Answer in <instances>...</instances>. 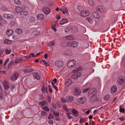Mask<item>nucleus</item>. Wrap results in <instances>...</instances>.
Masks as SVG:
<instances>
[{
	"label": "nucleus",
	"instance_id": "58",
	"mask_svg": "<svg viewBox=\"0 0 125 125\" xmlns=\"http://www.w3.org/2000/svg\"><path fill=\"white\" fill-rule=\"evenodd\" d=\"M1 21L5 24H6L7 23V21L3 19H2Z\"/></svg>",
	"mask_w": 125,
	"mask_h": 125
},
{
	"label": "nucleus",
	"instance_id": "47",
	"mask_svg": "<svg viewBox=\"0 0 125 125\" xmlns=\"http://www.w3.org/2000/svg\"><path fill=\"white\" fill-rule=\"evenodd\" d=\"M54 117L53 116L52 114H50L48 118V119H50L51 118L53 119Z\"/></svg>",
	"mask_w": 125,
	"mask_h": 125
},
{
	"label": "nucleus",
	"instance_id": "39",
	"mask_svg": "<svg viewBox=\"0 0 125 125\" xmlns=\"http://www.w3.org/2000/svg\"><path fill=\"white\" fill-rule=\"evenodd\" d=\"M86 20H87V21L90 23H92L93 22V20L90 18H87Z\"/></svg>",
	"mask_w": 125,
	"mask_h": 125
},
{
	"label": "nucleus",
	"instance_id": "34",
	"mask_svg": "<svg viewBox=\"0 0 125 125\" xmlns=\"http://www.w3.org/2000/svg\"><path fill=\"white\" fill-rule=\"evenodd\" d=\"M72 31L73 33L76 32H77L78 30V28L77 27H73V28H72Z\"/></svg>",
	"mask_w": 125,
	"mask_h": 125
},
{
	"label": "nucleus",
	"instance_id": "9",
	"mask_svg": "<svg viewBox=\"0 0 125 125\" xmlns=\"http://www.w3.org/2000/svg\"><path fill=\"white\" fill-rule=\"evenodd\" d=\"M86 101V99L84 97H81L78 99V102L81 104L84 103Z\"/></svg>",
	"mask_w": 125,
	"mask_h": 125
},
{
	"label": "nucleus",
	"instance_id": "5",
	"mask_svg": "<svg viewBox=\"0 0 125 125\" xmlns=\"http://www.w3.org/2000/svg\"><path fill=\"white\" fill-rule=\"evenodd\" d=\"M19 74L17 73H13L11 76L10 79L12 81L16 80L18 79Z\"/></svg>",
	"mask_w": 125,
	"mask_h": 125
},
{
	"label": "nucleus",
	"instance_id": "35",
	"mask_svg": "<svg viewBox=\"0 0 125 125\" xmlns=\"http://www.w3.org/2000/svg\"><path fill=\"white\" fill-rule=\"evenodd\" d=\"M40 32V31L39 30H36L33 32L32 34L34 35H36L39 34Z\"/></svg>",
	"mask_w": 125,
	"mask_h": 125
},
{
	"label": "nucleus",
	"instance_id": "60",
	"mask_svg": "<svg viewBox=\"0 0 125 125\" xmlns=\"http://www.w3.org/2000/svg\"><path fill=\"white\" fill-rule=\"evenodd\" d=\"M89 88H87L84 89L83 90V93H85L88 90Z\"/></svg>",
	"mask_w": 125,
	"mask_h": 125
},
{
	"label": "nucleus",
	"instance_id": "37",
	"mask_svg": "<svg viewBox=\"0 0 125 125\" xmlns=\"http://www.w3.org/2000/svg\"><path fill=\"white\" fill-rule=\"evenodd\" d=\"M71 29L72 27H69L67 28H66L64 29L65 32L67 33Z\"/></svg>",
	"mask_w": 125,
	"mask_h": 125
},
{
	"label": "nucleus",
	"instance_id": "22",
	"mask_svg": "<svg viewBox=\"0 0 125 125\" xmlns=\"http://www.w3.org/2000/svg\"><path fill=\"white\" fill-rule=\"evenodd\" d=\"M60 10L61 11H62L63 14L65 13H67L68 12V10L66 7H62L61 9H60Z\"/></svg>",
	"mask_w": 125,
	"mask_h": 125
},
{
	"label": "nucleus",
	"instance_id": "32",
	"mask_svg": "<svg viewBox=\"0 0 125 125\" xmlns=\"http://www.w3.org/2000/svg\"><path fill=\"white\" fill-rule=\"evenodd\" d=\"M35 19L33 17H31L29 18V22L30 23H33L34 22Z\"/></svg>",
	"mask_w": 125,
	"mask_h": 125
},
{
	"label": "nucleus",
	"instance_id": "57",
	"mask_svg": "<svg viewBox=\"0 0 125 125\" xmlns=\"http://www.w3.org/2000/svg\"><path fill=\"white\" fill-rule=\"evenodd\" d=\"M42 115L43 116H46L47 115L46 113L44 111H42L41 113Z\"/></svg>",
	"mask_w": 125,
	"mask_h": 125
},
{
	"label": "nucleus",
	"instance_id": "54",
	"mask_svg": "<svg viewBox=\"0 0 125 125\" xmlns=\"http://www.w3.org/2000/svg\"><path fill=\"white\" fill-rule=\"evenodd\" d=\"M39 105L41 106H44L45 104V102L44 101H42L39 103Z\"/></svg>",
	"mask_w": 125,
	"mask_h": 125
},
{
	"label": "nucleus",
	"instance_id": "11",
	"mask_svg": "<svg viewBox=\"0 0 125 125\" xmlns=\"http://www.w3.org/2000/svg\"><path fill=\"white\" fill-rule=\"evenodd\" d=\"M42 10L45 14H49L50 12V10L48 7H44L42 9Z\"/></svg>",
	"mask_w": 125,
	"mask_h": 125
},
{
	"label": "nucleus",
	"instance_id": "29",
	"mask_svg": "<svg viewBox=\"0 0 125 125\" xmlns=\"http://www.w3.org/2000/svg\"><path fill=\"white\" fill-rule=\"evenodd\" d=\"M68 21L67 19H62L60 21V23L61 25H63L67 23Z\"/></svg>",
	"mask_w": 125,
	"mask_h": 125
},
{
	"label": "nucleus",
	"instance_id": "2",
	"mask_svg": "<svg viewBox=\"0 0 125 125\" xmlns=\"http://www.w3.org/2000/svg\"><path fill=\"white\" fill-rule=\"evenodd\" d=\"M55 66L58 67H61L64 65L63 62L60 59L57 60L55 62Z\"/></svg>",
	"mask_w": 125,
	"mask_h": 125
},
{
	"label": "nucleus",
	"instance_id": "16",
	"mask_svg": "<svg viewBox=\"0 0 125 125\" xmlns=\"http://www.w3.org/2000/svg\"><path fill=\"white\" fill-rule=\"evenodd\" d=\"M28 14V12L26 11H24L21 12L19 14L20 16L22 18H24Z\"/></svg>",
	"mask_w": 125,
	"mask_h": 125
},
{
	"label": "nucleus",
	"instance_id": "42",
	"mask_svg": "<svg viewBox=\"0 0 125 125\" xmlns=\"http://www.w3.org/2000/svg\"><path fill=\"white\" fill-rule=\"evenodd\" d=\"M55 44V42H49L47 44V46H49L52 45H53Z\"/></svg>",
	"mask_w": 125,
	"mask_h": 125
},
{
	"label": "nucleus",
	"instance_id": "14",
	"mask_svg": "<svg viewBox=\"0 0 125 125\" xmlns=\"http://www.w3.org/2000/svg\"><path fill=\"white\" fill-rule=\"evenodd\" d=\"M3 85L4 89L6 90H8L10 88L8 82L6 81H4L3 82Z\"/></svg>",
	"mask_w": 125,
	"mask_h": 125
},
{
	"label": "nucleus",
	"instance_id": "56",
	"mask_svg": "<svg viewBox=\"0 0 125 125\" xmlns=\"http://www.w3.org/2000/svg\"><path fill=\"white\" fill-rule=\"evenodd\" d=\"M52 85L53 86V88L55 89L56 91H57L58 90V88L54 84V83L53 82L52 83Z\"/></svg>",
	"mask_w": 125,
	"mask_h": 125
},
{
	"label": "nucleus",
	"instance_id": "40",
	"mask_svg": "<svg viewBox=\"0 0 125 125\" xmlns=\"http://www.w3.org/2000/svg\"><path fill=\"white\" fill-rule=\"evenodd\" d=\"M88 2L90 5L92 6H94V4L93 3L92 0H89Z\"/></svg>",
	"mask_w": 125,
	"mask_h": 125
},
{
	"label": "nucleus",
	"instance_id": "15",
	"mask_svg": "<svg viewBox=\"0 0 125 125\" xmlns=\"http://www.w3.org/2000/svg\"><path fill=\"white\" fill-rule=\"evenodd\" d=\"M33 75L34 79L39 80L40 79V76L37 73H33Z\"/></svg>",
	"mask_w": 125,
	"mask_h": 125
},
{
	"label": "nucleus",
	"instance_id": "44",
	"mask_svg": "<svg viewBox=\"0 0 125 125\" xmlns=\"http://www.w3.org/2000/svg\"><path fill=\"white\" fill-rule=\"evenodd\" d=\"M120 108H119V111L121 113H123L125 111V109L123 108H122L121 105H120Z\"/></svg>",
	"mask_w": 125,
	"mask_h": 125
},
{
	"label": "nucleus",
	"instance_id": "33",
	"mask_svg": "<svg viewBox=\"0 0 125 125\" xmlns=\"http://www.w3.org/2000/svg\"><path fill=\"white\" fill-rule=\"evenodd\" d=\"M41 89L43 93H44L45 92L47 93V90L46 87H45L44 86H42V87Z\"/></svg>",
	"mask_w": 125,
	"mask_h": 125
},
{
	"label": "nucleus",
	"instance_id": "12",
	"mask_svg": "<svg viewBox=\"0 0 125 125\" xmlns=\"http://www.w3.org/2000/svg\"><path fill=\"white\" fill-rule=\"evenodd\" d=\"M97 98L96 96L95 95H92L90 99L91 102L94 103L97 101Z\"/></svg>",
	"mask_w": 125,
	"mask_h": 125
},
{
	"label": "nucleus",
	"instance_id": "28",
	"mask_svg": "<svg viewBox=\"0 0 125 125\" xmlns=\"http://www.w3.org/2000/svg\"><path fill=\"white\" fill-rule=\"evenodd\" d=\"M13 31L12 30L10 29L8 30L6 32L7 34L9 36L11 35Z\"/></svg>",
	"mask_w": 125,
	"mask_h": 125
},
{
	"label": "nucleus",
	"instance_id": "52",
	"mask_svg": "<svg viewBox=\"0 0 125 125\" xmlns=\"http://www.w3.org/2000/svg\"><path fill=\"white\" fill-rule=\"evenodd\" d=\"M15 24V22L14 21H11L10 22V25L11 26H14Z\"/></svg>",
	"mask_w": 125,
	"mask_h": 125
},
{
	"label": "nucleus",
	"instance_id": "23",
	"mask_svg": "<svg viewBox=\"0 0 125 125\" xmlns=\"http://www.w3.org/2000/svg\"><path fill=\"white\" fill-rule=\"evenodd\" d=\"M37 18L39 20H42L44 18V15L42 14H38L37 16Z\"/></svg>",
	"mask_w": 125,
	"mask_h": 125
},
{
	"label": "nucleus",
	"instance_id": "30",
	"mask_svg": "<svg viewBox=\"0 0 125 125\" xmlns=\"http://www.w3.org/2000/svg\"><path fill=\"white\" fill-rule=\"evenodd\" d=\"M15 32L18 34H20L22 33V30L20 28H17Z\"/></svg>",
	"mask_w": 125,
	"mask_h": 125
},
{
	"label": "nucleus",
	"instance_id": "25",
	"mask_svg": "<svg viewBox=\"0 0 125 125\" xmlns=\"http://www.w3.org/2000/svg\"><path fill=\"white\" fill-rule=\"evenodd\" d=\"M65 38L66 39L68 40H73L74 39V37L72 35H68L66 36L65 37Z\"/></svg>",
	"mask_w": 125,
	"mask_h": 125
},
{
	"label": "nucleus",
	"instance_id": "48",
	"mask_svg": "<svg viewBox=\"0 0 125 125\" xmlns=\"http://www.w3.org/2000/svg\"><path fill=\"white\" fill-rule=\"evenodd\" d=\"M5 52L6 54H10V52H11V50H8L7 49H6L5 50Z\"/></svg>",
	"mask_w": 125,
	"mask_h": 125
},
{
	"label": "nucleus",
	"instance_id": "7",
	"mask_svg": "<svg viewBox=\"0 0 125 125\" xmlns=\"http://www.w3.org/2000/svg\"><path fill=\"white\" fill-rule=\"evenodd\" d=\"M125 81V78L122 76L119 77L117 79V83L120 85L123 84Z\"/></svg>",
	"mask_w": 125,
	"mask_h": 125
},
{
	"label": "nucleus",
	"instance_id": "41",
	"mask_svg": "<svg viewBox=\"0 0 125 125\" xmlns=\"http://www.w3.org/2000/svg\"><path fill=\"white\" fill-rule=\"evenodd\" d=\"M42 109L47 112H48L49 111V108L46 106H45L44 107H43L42 108Z\"/></svg>",
	"mask_w": 125,
	"mask_h": 125
},
{
	"label": "nucleus",
	"instance_id": "43",
	"mask_svg": "<svg viewBox=\"0 0 125 125\" xmlns=\"http://www.w3.org/2000/svg\"><path fill=\"white\" fill-rule=\"evenodd\" d=\"M14 2L16 4L19 5L21 4V2L19 0H14Z\"/></svg>",
	"mask_w": 125,
	"mask_h": 125
},
{
	"label": "nucleus",
	"instance_id": "4",
	"mask_svg": "<svg viewBox=\"0 0 125 125\" xmlns=\"http://www.w3.org/2000/svg\"><path fill=\"white\" fill-rule=\"evenodd\" d=\"M76 63L74 59L69 61L67 62V65L68 67L70 68L72 67Z\"/></svg>",
	"mask_w": 125,
	"mask_h": 125
},
{
	"label": "nucleus",
	"instance_id": "31",
	"mask_svg": "<svg viewBox=\"0 0 125 125\" xmlns=\"http://www.w3.org/2000/svg\"><path fill=\"white\" fill-rule=\"evenodd\" d=\"M111 97L110 95L108 94H107L105 95L104 98V99L105 101H108Z\"/></svg>",
	"mask_w": 125,
	"mask_h": 125
},
{
	"label": "nucleus",
	"instance_id": "6",
	"mask_svg": "<svg viewBox=\"0 0 125 125\" xmlns=\"http://www.w3.org/2000/svg\"><path fill=\"white\" fill-rule=\"evenodd\" d=\"M97 92L95 88H91L89 91L88 94L89 96L92 95H95V94Z\"/></svg>",
	"mask_w": 125,
	"mask_h": 125
},
{
	"label": "nucleus",
	"instance_id": "51",
	"mask_svg": "<svg viewBox=\"0 0 125 125\" xmlns=\"http://www.w3.org/2000/svg\"><path fill=\"white\" fill-rule=\"evenodd\" d=\"M33 57H35L34 54L33 53H31L29 55V58H31Z\"/></svg>",
	"mask_w": 125,
	"mask_h": 125
},
{
	"label": "nucleus",
	"instance_id": "53",
	"mask_svg": "<svg viewBox=\"0 0 125 125\" xmlns=\"http://www.w3.org/2000/svg\"><path fill=\"white\" fill-rule=\"evenodd\" d=\"M63 109L66 111H68L69 110L67 108V107L65 105H64L63 106Z\"/></svg>",
	"mask_w": 125,
	"mask_h": 125
},
{
	"label": "nucleus",
	"instance_id": "21",
	"mask_svg": "<svg viewBox=\"0 0 125 125\" xmlns=\"http://www.w3.org/2000/svg\"><path fill=\"white\" fill-rule=\"evenodd\" d=\"M74 94L75 95H78L81 93V91L79 88H75L73 90Z\"/></svg>",
	"mask_w": 125,
	"mask_h": 125
},
{
	"label": "nucleus",
	"instance_id": "59",
	"mask_svg": "<svg viewBox=\"0 0 125 125\" xmlns=\"http://www.w3.org/2000/svg\"><path fill=\"white\" fill-rule=\"evenodd\" d=\"M14 62L13 61H11L9 63V64L8 66L9 67V66H10L11 65H14Z\"/></svg>",
	"mask_w": 125,
	"mask_h": 125
},
{
	"label": "nucleus",
	"instance_id": "27",
	"mask_svg": "<svg viewBox=\"0 0 125 125\" xmlns=\"http://www.w3.org/2000/svg\"><path fill=\"white\" fill-rule=\"evenodd\" d=\"M22 60V58L21 57L17 58L15 61V63H19Z\"/></svg>",
	"mask_w": 125,
	"mask_h": 125
},
{
	"label": "nucleus",
	"instance_id": "20",
	"mask_svg": "<svg viewBox=\"0 0 125 125\" xmlns=\"http://www.w3.org/2000/svg\"><path fill=\"white\" fill-rule=\"evenodd\" d=\"M72 111L74 116L76 117L78 116V112L76 109H73L72 110Z\"/></svg>",
	"mask_w": 125,
	"mask_h": 125
},
{
	"label": "nucleus",
	"instance_id": "24",
	"mask_svg": "<svg viewBox=\"0 0 125 125\" xmlns=\"http://www.w3.org/2000/svg\"><path fill=\"white\" fill-rule=\"evenodd\" d=\"M93 15L94 17L97 19H99L100 16L96 12H94L93 13Z\"/></svg>",
	"mask_w": 125,
	"mask_h": 125
},
{
	"label": "nucleus",
	"instance_id": "36",
	"mask_svg": "<svg viewBox=\"0 0 125 125\" xmlns=\"http://www.w3.org/2000/svg\"><path fill=\"white\" fill-rule=\"evenodd\" d=\"M72 47H77L78 45V43L77 42L72 41Z\"/></svg>",
	"mask_w": 125,
	"mask_h": 125
},
{
	"label": "nucleus",
	"instance_id": "17",
	"mask_svg": "<svg viewBox=\"0 0 125 125\" xmlns=\"http://www.w3.org/2000/svg\"><path fill=\"white\" fill-rule=\"evenodd\" d=\"M117 90V88L116 86L115 85H113L111 88V92L112 94L115 93Z\"/></svg>",
	"mask_w": 125,
	"mask_h": 125
},
{
	"label": "nucleus",
	"instance_id": "61",
	"mask_svg": "<svg viewBox=\"0 0 125 125\" xmlns=\"http://www.w3.org/2000/svg\"><path fill=\"white\" fill-rule=\"evenodd\" d=\"M1 9L2 10H7V8L5 6L2 7Z\"/></svg>",
	"mask_w": 125,
	"mask_h": 125
},
{
	"label": "nucleus",
	"instance_id": "46",
	"mask_svg": "<svg viewBox=\"0 0 125 125\" xmlns=\"http://www.w3.org/2000/svg\"><path fill=\"white\" fill-rule=\"evenodd\" d=\"M4 43L6 44H9L10 42V40L8 39H6L4 41Z\"/></svg>",
	"mask_w": 125,
	"mask_h": 125
},
{
	"label": "nucleus",
	"instance_id": "55",
	"mask_svg": "<svg viewBox=\"0 0 125 125\" xmlns=\"http://www.w3.org/2000/svg\"><path fill=\"white\" fill-rule=\"evenodd\" d=\"M9 58L7 59L6 60L5 62L4 63V65L5 66L6 64H7V63L9 61Z\"/></svg>",
	"mask_w": 125,
	"mask_h": 125
},
{
	"label": "nucleus",
	"instance_id": "49",
	"mask_svg": "<svg viewBox=\"0 0 125 125\" xmlns=\"http://www.w3.org/2000/svg\"><path fill=\"white\" fill-rule=\"evenodd\" d=\"M53 114L55 116H58L59 115V113L58 112H55L54 111Z\"/></svg>",
	"mask_w": 125,
	"mask_h": 125
},
{
	"label": "nucleus",
	"instance_id": "45",
	"mask_svg": "<svg viewBox=\"0 0 125 125\" xmlns=\"http://www.w3.org/2000/svg\"><path fill=\"white\" fill-rule=\"evenodd\" d=\"M61 102L63 103H65L67 101L66 99H65L63 97L61 98Z\"/></svg>",
	"mask_w": 125,
	"mask_h": 125
},
{
	"label": "nucleus",
	"instance_id": "64",
	"mask_svg": "<svg viewBox=\"0 0 125 125\" xmlns=\"http://www.w3.org/2000/svg\"><path fill=\"white\" fill-rule=\"evenodd\" d=\"M4 52V50H0V57H1V55L3 54Z\"/></svg>",
	"mask_w": 125,
	"mask_h": 125
},
{
	"label": "nucleus",
	"instance_id": "19",
	"mask_svg": "<svg viewBox=\"0 0 125 125\" xmlns=\"http://www.w3.org/2000/svg\"><path fill=\"white\" fill-rule=\"evenodd\" d=\"M23 10V8L21 7H17L15 8V11L17 13L20 12L21 13Z\"/></svg>",
	"mask_w": 125,
	"mask_h": 125
},
{
	"label": "nucleus",
	"instance_id": "26",
	"mask_svg": "<svg viewBox=\"0 0 125 125\" xmlns=\"http://www.w3.org/2000/svg\"><path fill=\"white\" fill-rule=\"evenodd\" d=\"M66 99L67 101L71 102L73 99V97L72 96H69L66 97Z\"/></svg>",
	"mask_w": 125,
	"mask_h": 125
},
{
	"label": "nucleus",
	"instance_id": "13",
	"mask_svg": "<svg viewBox=\"0 0 125 125\" xmlns=\"http://www.w3.org/2000/svg\"><path fill=\"white\" fill-rule=\"evenodd\" d=\"M89 14L90 12H89L86 11H82L80 13V15L83 17L87 16L89 15Z\"/></svg>",
	"mask_w": 125,
	"mask_h": 125
},
{
	"label": "nucleus",
	"instance_id": "63",
	"mask_svg": "<svg viewBox=\"0 0 125 125\" xmlns=\"http://www.w3.org/2000/svg\"><path fill=\"white\" fill-rule=\"evenodd\" d=\"M48 123L51 125H53V122L52 120L49 121Z\"/></svg>",
	"mask_w": 125,
	"mask_h": 125
},
{
	"label": "nucleus",
	"instance_id": "1",
	"mask_svg": "<svg viewBox=\"0 0 125 125\" xmlns=\"http://www.w3.org/2000/svg\"><path fill=\"white\" fill-rule=\"evenodd\" d=\"M83 67H81L78 68L74 70L72 72L73 73L76 72L73 74L72 76V78L73 79H76L79 77L81 75V73L77 71L82 70Z\"/></svg>",
	"mask_w": 125,
	"mask_h": 125
},
{
	"label": "nucleus",
	"instance_id": "10",
	"mask_svg": "<svg viewBox=\"0 0 125 125\" xmlns=\"http://www.w3.org/2000/svg\"><path fill=\"white\" fill-rule=\"evenodd\" d=\"M104 9V7L102 5H99L96 8V10L98 12H103Z\"/></svg>",
	"mask_w": 125,
	"mask_h": 125
},
{
	"label": "nucleus",
	"instance_id": "50",
	"mask_svg": "<svg viewBox=\"0 0 125 125\" xmlns=\"http://www.w3.org/2000/svg\"><path fill=\"white\" fill-rule=\"evenodd\" d=\"M72 41L70 42H68L67 43V45L69 47H72Z\"/></svg>",
	"mask_w": 125,
	"mask_h": 125
},
{
	"label": "nucleus",
	"instance_id": "38",
	"mask_svg": "<svg viewBox=\"0 0 125 125\" xmlns=\"http://www.w3.org/2000/svg\"><path fill=\"white\" fill-rule=\"evenodd\" d=\"M86 121V119L84 118H82L80 119L79 122L80 124H82Z\"/></svg>",
	"mask_w": 125,
	"mask_h": 125
},
{
	"label": "nucleus",
	"instance_id": "18",
	"mask_svg": "<svg viewBox=\"0 0 125 125\" xmlns=\"http://www.w3.org/2000/svg\"><path fill=\"white\" fill-rule=\"evenodd\" d=\"M72 82L71 79H69L66 81L65 83V85L66 86H68L72 83Z\"/></svg>",
	"mask_w": 125,
	"mask_h": 125
},
{
	"label": "nucleus",
	"instance_id": "8",
	"mask_svg": "<svg viewBox=\"0 0 125 125\" xmlns=\"http://www.w3.org/2000/svg\"><path fill=\"white\" fill-rule=\"evenodd\" d=\"M33 69L31 68L30 66H28L26 67L25 69L22 70L23 72L25 73H29L32 72Z\"/></svg>",
	"mask_w": 125,
	"mask_h": 125
},
{
	"label": "nucleus",
	"instance_id": "3",
	"mask_svg": "<svg viewBox=\"0 0 125 125\" xmlns=\"http://www.w3.org/2000/svg\"><path fill=\"white\" fill-rule=\"evenodd\" d=\"M3 15L5 19L8 20L12 19L14 17L13 15L11 13H4Z\"/></svg>",
	"mask_w": 125,
	"mask_h": 125
},
{
	"label": "nucleus",
	"instance_id": "62",
	"mask_svg": "<svg viewBox=\"0 0 125 125\" xmlns=\"http://www.w3.org/2000/svg\"><path fill=\"white\" fill-rule=\"evenodd\" d=\"M119 119L120 121H124L125 120V118L123 116L120 117Z\"/></svg>",
	"mask_w": 125,
	"mask_h": 125
}]
</instances>
